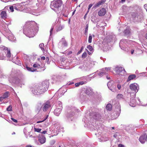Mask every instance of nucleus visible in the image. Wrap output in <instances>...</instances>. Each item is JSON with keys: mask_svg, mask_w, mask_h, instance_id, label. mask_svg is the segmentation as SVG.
<instances>
[{"mask_svg": "<svg viewBox=\"0 0 147 147\" xmlns=\"http://www.w3.org/2000/svg\"><path fill=\"white\" fill-rule=\"evenodd\" d=\"M107 78L108 79H109V78H108V77H107Z\"/></svg>", "mask_w": 147, "mask_h": 147, "instance_id": "obj_60", "label": "nucleus"}, {"mask_svg": "<svg viewBox=\"0 0 147 147\" xmlns=\"http://www.w3.org/2000/svg\"><path fill=\"white\" fill-rule=\"evenodd\" d=\"M39 47L40 48L42 51H45V49L44 48V44L43 43L40 44L39 45Z\"/></svg>", "mask_w": 147, "mask_h": 147, "instance_id": "obj_22", "label": "nucleus"}, {"mask_svg": "<svg viewBox=\"0 0 147 147\" xmlns=\"http://www.w3.org/2000/svg\"><path fill=\"white\" fill-rule=\"evenodd\" d=\"M75 11H76V10H74V11L73 12V13H72V15H73L74 14V13H75Z\"/></svg>", "mask_w": 147, "mask_h": 147, "instance_id": "obj_50", "label": "nucleus"}, {"mask_svg": "<svg viewBox=\"0 0 147 147\" xmlns=\"http://www.w3.org/2000/svg\"><path fill=\"white\" fill-rule=\"evenodd\" d=\"M93 5L92 3H91L88 6V11L87 12V13H88L89 12V10L92 7V6Z\"/></svg>", "mask_w": 147, "mask_h": 147, "instance_id": "obj_31", "label": "nucleus"}, {"mask_svg": "<svg viewBox=\"0 0 147 147\" xmlns=\"http://www.w3.org/2000/svg\"><path fill=\"white\" fill-rule=\"evenodd\" d=\"M42 134H45L47 133V131H44L41 132Z\"/></svg>", "mask_w": 147, "mask_h": 147, "instance_id": "obj_39", "label": "nucleus"}, {"mask_svg": "<svg viewBox=\"0 0 147 147\" xmlns=\"http://www.w3.org/2000/svg\"><path fill=\"white\" fill-rule=\"evenodd\" d=\"M92 91L90 89H88L86 91V92L88 94H91Z\"/></svg>", "mask_w": 147, "mask_h": 147, "instance_id": "obj_24", "label": "nucleus"}, {"mask_svg": "<svg viewBox=\"0 0 147 147\" xmlns=\"http://www.w3.org/2000/svg\"><path fill=\"white\" fill-rule=\"evenodd\" d=\"M74 1H77V0H73Z\"/></svg>", "mask_w": 147, "mask_h": 147, "instance_id": "obj_56", "label": "nucleus"}, {"mask_svg": "<svg viewBox=\"0 0 147 147\" xmlns=\"http://www.w3.org/2000/svg\"><path fill=\"white\" fill-rule=\"evenodd\" d=\"M49 117V115H47L46 116V118L44 119V121L45 120L47 119V118H48V117Z\"/></svg>", "mask_w": 147, "mask_h": 147, "instance_id": "obj_46", "label": "nucleus"}, {"mask_svg": "<svg viewBox=\"0 0 147 147\" xmlns=\"http://www.w3.org/2000/svg\"><path fill=\"white\" fill-rule=\"evenodd\" d=\"M62 3L61 0H54L51 4V8L54 10L58 9L61 7Z\"/></svg>", "mask_w": 147, "mask_h": 147, "instance_id": "obj_2", "label": "nucleus"}, {"mask_svg": "<svg viewBox=\"0 0 147 147\" xmlns=\"http://www.w3.org/2000/svg\"><path fill=\"white\" fill-rule=\"evenodd\" d=\"M129 105L132 107H135L136 105V100L134 99H131L129 103Z\"/></svg>", "mask_w": 147, "mask_h": 147, "instance_id": "obj_10", "label": "nucleus"}, {"mask_svg": "<svg viewBox=\"0 0 147 147\" xmlns=\"http://www.w3.org/2000/svg\"><path fill=\"white\" fill-rule=\"evenodd\" d=\"M33 23V22H29L27 23V24L28 26H30V28L29 29L30 30V31H33V25L32 23Z\"/></svg>", "mask_w": 147, "mask_h": 147, "instance_id": "obj_14", "label": "nucleus"}, {"mask_svg": "<svg viewBox=\"0 0 147 147\" xmlns=\"http://www.w3.org/2000/svg\"><path fill=\"white\" fill-rule=\"evenodd\" d=\"M130 88L131 89L135 92H137L138 90L139 87L136 83H133L131 84L130 85Z\"/></svg>", "mask_w": 147, "mask_h": 147, "instance_id": "obj_3", "label": "nucleus"}, {"mask_svg": "<svg viewBox=\"0 0 147 147\" xmlns=\"http://www.w3.org/2000/svg\"><path fill=\"white\" fill-rule=\"evenodd\" d=\"M136 77V76L135 74H133L129 76L127 80V82H128L131 80L134 79Z\"/></svg>", "mask_w": 147, "mask_h": 147, "instance_id": "obj_16", "label": "nucleus"}, {"mask_svg": "<svg viewBox=\"0 0 147 147\" xmlns=\"http://www.w3.org/2000/svg\"><path fill=\"white\" fill-rule=\"evenodd\" d=\"M33 66L34 68L37 67L38 68H40V65L39 64H37L36 63L34 64Z\"/></svg>", "mask_w": 147, "mask_h": 147, "instance_id": "obj_25", "label": "nucleus"}, {"mask_svg": "<svg viewBox=\"0 0 147 147\" xmlns=\"http://www.w3.org/2000/svg\"><path fill=\"white\" fill-rule=\"evenodd\" d=\"M118 147H124V146L121 144H119L118 145Z\"/></svg>", "mask_w": 147, "mask_h": 147, "instance_id": "obj_38", "label": "nucleus"}, {"mask_svg": "<svg viewBox=\"0 0 147 147\" xmlns=\"http://www.w3.org/2000/svg\"><path fill=\"white\" fill-rule=\"evenodd\" d=\"M53 28H52L50 31V35H51L52 34V32L53 30Z\"/></svg>", "mask_w": 147, "mask_h": 147, "instance_id": "obj_45", "label": "nucleus"}, {"mask_svg": "<svg viewBox=\"0 0 147 147\" xmlns=\"http://www.w3.org/2000/svg\"><path fill=\"white\" fill-rule=\"evenodd\" d=\"M6 55L7 57L10 58L11 57V54L10 53V51L9 50L7 49V54Z\"/></svg>", "mask_w": 147, "mask_h": 147, "instance_id": "obj_20", "label": "nucleus"}, {"mask_svg": "<svg viewBox=\"0 0 147 147\" xmlns=\"http://www.w3.org/2000/svg\"><path fill=\"white\" fill-rule=\"evenodd\" d=\"M86 82H84L83 81H82L80 82H79L80 85H82L83 84H85L86 83Z\"/></svg>", "mask_w": 147, "mask_h": 147, "instance_id": "obj_33", "label": "nucleus"}, {"mask_svg": "<svg viewBox=\"0 0 147 147\" xmlns=\"http://www.w3.org/2000/svg\"><path fill=\"white\" fill-rule=\"evenodd\" d=\"M88 25H86V27L85 29V33H86L87 32V31L88 30Z\"/></svg>", "mask_w": 147, "mask_h": 147, "instance_id": "obj_34", "label": "nucleus"}, {"mask_svg": "<svg viewBox=\"0 0 147 147\" xmlns=\"http://www.w3.org/2000/svg\"><path fill=\"white\" fill-rule=\"evenodd\" d=\"M26 68L28 71H31L32 72L35 71L36 70V69H34L32 67H26Z\"/></svg>", "mask_w": 147, "mask_h": 147, "instance_id": "obj_19", "label": "nucleus"}, {"mask_svg": "<svg viewBox=\"0 0 147 147\" xmlns=\"http://www.w3.org/2000/svg\"><path fill=\"white\" fill-rule=\"evenodd\" d=\"M145 38L147 39V34H146L145 35Z\"/></svg>", "mask_w": 147, "mask_h": 147, "instance_id": "obj_53", "label": "nucleus"}, {"mask_svg": "<svg viewBox=\"0 0 147 147\" xmlns=\"http://www.w3.org/2000/svg\"><path fill=\"white\" fill-rule=\"evenodd\" d=\"M139 140L142 143H144L146 141L145 136L144 135L141 136L139 138Z\"/></svg>", "mask_w": 147, "mask_h": 147, "instance_id": "obj_13", "label": "nucleus"}, {"mask_svg": "<svg viewBox=\"0 0 147 147\" xmlns=\"http://www.w3.org/2000/svg\"><path fill=\"white\" fill-rule=\"evenodd\" d=\"M64 16L65 17H67V16L66 15H64Z\"/></svg>", "mask_w": 147, "mask_h": 147, "instance_id": "obj_57", "label": "nucleus"}, {"mask_svg": "<svg viewBox=\"0 0 147 147\" xmlns=\"http://www.w3.org/2000/svg\"><path fill=\"white\" fill-rule=\"evenodd\" d=\"M145 138H146V140L147 141V134L145 136Z\"/></svg>", "mask_w": 147, "mask_h": 147, "instance_id": "obj_52", "label": "nucleus"}, {"mask_svg": "<svg viewBox=\"0 0 147 147\" xmlns=\"http://www.w3.org/2000/svg\"><path fill=\"white\" fill-rule=\"evenodd\" d=\"M87 13L84 16V19H85V18L86 17V14H87V13Z\"/></svg>", "mask_w": 147, "mask_h": 147, "instance_id": "obj_55", "label": "nucleus"}, {"mask_svg": "<svg viewBox=\"0 0 147 147\" xmlns=\"http://www.w3.org/2000/svg\"><path fill=\"white\" fill-rule=\"evenodd\" d=\"M86 50L87 51H88V54L90 55V53L88 50H87V49H86Z\"/></svg>", "mask_w": 147, "mask_h": 147, "instance_id": "obj_54", "label": "nucleus"}, {"mask_svg": "<svg viewBox=\"0 0 147 147\" xmlns=\"http://www.w3.org/2000/svg\"><path fill=\"white\" fill-rule=\"evenodd\" d=\"M72 51H70L68 53H67V55H70V54H72Z\"/></svg>", "mask_w": 147, "mask_h": 147, "instance_id": "obj_44", "label": "nucleus"}, {"mask_svg": "<svg viewBox=\"0 0 147 147\" xmlns=\"http://www.w3.org/2000/svg\"><path fill=\"white\" fill-rule=\"evenodd\" d=\"M26 147H33L31 146L30 145H26Z\"/></svg>", "mask_w": 147, "mask_h": 147, "instance_id": "obj_47", "label": "nucleus"}, {"mask_svg": "<svg viewBox=\"0 0 147 147\" xmlns=\"http://www.w3.org/2000/svg\"><path fill=\"white\" fill-rule=\"evenodd\" d=\"M7 110L9 111H12V106L11 105L9 106L7 108Z\"/></svg>", "mask_w": 147, "mask_h": 147, "instance_id": "obj_29", "label": "nucleus"}, {"mask_svg": "<svg viewBox=\"0 0 147 147\" xmlns=\"http://www.w3.org/2000/svg\"><path fill=\"white\" fill-rule=\"evenodd\" d=\"M92 36L91 35L89 36L88 38V42L91 43L92 42Z\"/></svg>", "mask_w": 147, "mask_h": 147, "instance_id": "obj_30", "label": "nucleus"}, {"mask_svg": "<svg viewBox=\"0 0 147 147\" xmlns=\"http://www.w3.org/2000/svg\"><path fill=\"white\" fill-rule=\"evenodd\" d=\"M107 78L108 79H109V78H108V77H107Z\"/></svg>", "mask_w": 147, "mask_h": 147, "instance_id": "obj_59", "label": "nucleus"}, {"mask_svg": "<svg viewBox=\"0 0 147 147\" xmlns=\"http://www.w3.org/2000/svg\"><path fill=\"white\" fill-rule=\"evenodd\" d=\"M59 147H60V146H59Z\"/></svg>", "mask_w": 147, "mask_h": 147, "instance_id": "obj_63", "label": "nucleus"}, {"mask_svg": "<svg viewBox=\"0 0 147 147\" xmlns=\"http://www.w3.org/2000/svg\"><path fill=\"white\" fill-rule=\"evenodd\" d=\"M7 14L5 11H2L1 13V18L5 19L6 18Z\"/></svg>", "mask_w": 147, "mask_h": 147, "instance_id": "obj_12", "label": "nucleus"}, {"mask_svg": "<svg viewBox=\"0 0 147 147\" xmlns=\"http://www.w3.org/2000/svg\"><path fill=\"white\" fill-rule=\"evenodd\" d=\"M146 11H147V10H146Z\"/></svg>", "mask_w": 147, "mask_h": 147, "instance_id": "obj_64", "label": "nucleus"}, {"mask_svg": "<svg viewBox=\"0 0 147 147\" xmlns=\"http://www.w3.org/2000/svg\"><path fill=\"white\" fill-rule=\"evenodd\" d=\"M117 98L118 99H121L123 98V96L121 94H118L117 96Z\"/></svg>", "mask_w": 147, "mask_h": 147, "instance_id": "obj_21", "label": "nucleus"}, {"mask_svg": "<svg viewBox=\"0 0 147 147\" xmlns=\"http://www.w3.org/2000/svg\"><path fill=\"white\" fill-rule=\"evenodd\" d=\"M112 105L111 104H108L106 106V109L108 111H111L112 108Z\"/></svg>", "mask_w": 147, "mask_h": 147, "instance_id": "obj_17", "label": "nucleus"}, {"mask_svg": "<svg viewBox=\"0 0 147 147\" xmlns=\"http://www.w3.org/2000/svg\"><path fill=\"white\" fill-rule=\"evenodd\" d=\"M94 116L96 119L98 120H100L101 119V116L98 113H97L94 115Z\"/></svg>", "mask_w": 147, "mask_h": 147, "instance_id": "obj_18", "label": "nucleus"}, {"mask_svg": "<svg viewBox=\"0 0 147 147\" xmlns=\"http://www.w3.org/2000/svg\"><path fill=\"white\" fill-rule=\"evenodd\" d=\"M3 100L2 99V97H0V101H1Z\"/></svg>", "mask_w": 147, "mask_h": 147, "instance_id": "obj_48", "label": "nucleus"}, {"mask_svg": "<svg viewBox=\"0 0 147 147\" xmlns=\"http://www.w3.org/2000/svg\"><path fill=\"white\" fill-rule=\"evenodd\" d=\"M9 8L11 11L13 12V6L10 7Z\"/></svg>", "mask_w": 147, "mask_h": 147, "instance_id": "obj_36", "label": "nucleus"}, {"mask_svg": "<svg viewBox=\"0 0 147 147\" xmlns=\"http://www.w3.org/2000/svg\"><path fill=\"white\" fill-rule=\"evenodd\" d=\"M61 109L60 108H57L56 109L54 112L55 115L57 116H59L61 113Z\"/></svg>", "mask_w": 147, "mask_h": 147, "instance_id": "obj_11", "label": "nucleus"}, {"mask_svg": "<svg viewBox=\"0 0 147 147\" xmlns=\"http://www.w3.org/2000/svg\"><path fill=\"white\" fill-rule=\"evenodd\" d=\"M114 127H112V129H114Z\"/></svg>", "mask_w": 147, "mask_h": 147, "instance_id": "obj_61", "label": "nucleus"}, {"mask_svg": "<svg viewBox=\"0 0 147 147\" xmlns=\"http://www.w3.org/2000/svg\"><path fill=\"white\" fill-rule=\"evenodd\" d=\"M121 0V1L122 2H125V0Z\"/></svg>", "mask_w": 147, "mask_h": 147, "instance_id": "obj_51", "label": "nucleus"}, {"mask_svg": "<svg viewBox=\"0 0 147 147\" xmlns=\"http://www.w3.org/2000/svg\"><path fill=\"white\" fill-rule=\"evenodd\" d=\"M83 49V47H82L80 49V50L78 52L77 54L78 55L79 54H80L81 53V52H82V51Z\"/></svg>", "mask_w": 147, "mask_h": 147, "instance_id": "obj_32", "label": "nucleus"}, {"mask_svg": "<svg viewBox=\"0 0 147 147\" xmlns=\"http://www.w3.org/2000/svg\"><path fill=\"white\" fill-rule=\"evenodd\" d=\"M62 26H59L57 28L56 30L57 31H59L62 30Z\"/></svg>", "mask_w": 147, "mask_h": 147, "instance_id": "obj_26", "label": "nucleus"}, {"mask_svg": "<svg viewBox=\"0 0 147 147\" xmlns=\"http://www.w3.org/2000/svg\"><path fill=\"white\" fill-rule=\"evenodd\" d=\"M117 87L119 89H120L121 88V86L120 84H118L117 86Z\"/></svg>", "mask_w": 147, "mask_h": 147, "instance_id": "obj_41", "label": "nucleus"}, {"mask_svg": "<svg viewBox=\"0 0 147 147\" xmlns=\"http://www.w3.org/2000/svg\"><path fill=\"white\" fill-rule=\"evenodd\" d=\"M48 82L46 81L42 82V84L36 85L34 87V89L32 90L33 94L36 95H39L42 94L48 89Z\"/></svg>", "mask_w": 147, "mask_h": 147, "instance_id": "obj_1", "label": "nucleus"}, {"mask_svg": "<svg viewBox=\"0 0 147 147\" xmlns=\"http://www.w3.org/2000/svg\"><path fill=\"white\" fill-rule=\"evenodd\" d=\"M28 28L27 31H28Z\"/></svg>", "mask_w": 147, "mask_h": 147, "instance_id": "obj_62", "label": "nucleus"}, {"mask_svg": "<svg viewBox=\"0 0 147 147\" xmlns=\"http://www.w3.org/2000/svg\"><path fill=\"white\" fill-rule=\"evenodd\" d=\"M87 56V54L86 52H84L82 55V58L84 59Z\"/></svg>", "mask_w": 147, "mask_h": 147, "instance_id": "obj_23", "label": "nucleus"}, {"mask_svg": "<svg viewBox=\"0 0 147 147\" xmlns=\"http://www.w3.org/2000/svg\"><path fill=\"white\" fill-rule=\"evenodd\" d=\"M111 69L110 67H105V69H103L102 71L99 73V75L101 76L103 74H107Z\"/></svg>", "mask_w": 147, "mask_h": 147, "instance_id": "obj_6", "label": "nucleus"}, {"mask_svg": "<svg viewBox=\"0 0 147 147\" xmlns=\"http://www.w3.org/2000/svg\"><path fill=\"white\" fill-rule=\"evenodd\" d=\"M106 13V9L105 8H102L98 12V15L100 16H103Z\"/></svg>", "mask_w": 147, "mask_h": 147, "instance_id": "obj_5", "label": "nucleus"}, {"mask_svg": "<svg viewBox=\"0 0 147 147\" xmlns=\"http://www.w3.org/2000/svg\"><path fill=\"white\" fill-rule=\"evenodd\" d=\"M111 82H109L107 84V86L109 88L111 87Z\"/></svg>", "mask_w": 147, "mask_h": 147, "instance_id": "obj_35", "label": "nucleus"}, {"mask_svg": "<svg viewBox=\"0 0 147 147\" xmlns=\"http://www.w3.org/2000/svg\"><path fill=\"white\" fill-rule=\"evenodd\" d=\"M38 141L41 144L44 143L46 141V138L44 136H40L39 137Z\"/></svg>", "mask_w": 147, "mask_h": 147, "instance_id": "obj_9", "label": "nucleus"}, {"mask_svg": "<svg viewBox=\"0 0 147 147\" xmlns=\"http://www.w3.org/2000/svg\"><path fill=\"white\" fill-rule=\"evenodd\" d=\"M9 95V92L8 91L5 92L3 94V97H2L3 100L7 98Z\"/></svg>", "mask_w": 147, "mask_h": 147, "instance_id": "obj_15", "label": "nucleus"}, {"mask_svg": "<svg viewBox=\"0 0 147 147\" xmlns=\"http://www.w3.org/2000/svg\"><path fill=\"white\" fill-rule=\"evenodd\" d=\"M51 107L50 103L49 102H47L43 104L42 109L43 111L45 112Z\"/></svg>", "mask_w": 147, "mask_h": 147, "instance_id": "obj_4", "label": "nucleus"}, {"mask_svg": "<svg viewBox=\"0 0 147 147\" xmlns=\"http://www.w3.org/2000/svg\"><path fill=\"white\" fill-rule=\"evenodd\" d=\"M34 131L37 132H40V131L41 130V129L40 128H34Z\"/></svg>", "mask_w": 147, "mask_h": 147, "instance_id": "obj_28", "label": "nucleus"}, {"mask_svg": "<svg viewBox=\"0 0 147 147\" xmlns=\"http://www.w3.org/2000/svg\"><path fill=\"white\" fill-rule=\"evenodd\" d=\"M134 50H131V53L132 54L134 53Z\"/></svg>", "mask_w": 147, "mask_h": 147, "instance_id": "obj_49", "label": "nucleus"}, {"mask_svg": "<svg viewBox=\"0 0 147 147\" xmlns=\"http://www.w3.org/2000/svg\"><path fill=\"white\" fill-rule=\"evenodd\" d=\"M44 121H45L44 120H43L42 121H37L36 123H42V122H43Z\"/></svg>", "mask_w": 147, "mask_h": 147, "instance_id": "obj_42", "label": "nucleus"}, {"mask_svg": "<svg viewBox=\"0 0 147 147\" xmlns=\"http://www.w3.org/2000/svg\"><path fill=\"white\" fill-rule=\"evenodd\" d=\"M87 48L90 51H92L93 49L92 47L90 45L87 46Z\"/></svg>", "mask_w": 147, "mask_h": 147, "instance_id": "obj_27", "label": "nucleus"}, {"mask_svg": "<svg viewBox=\"0 0 147 147\" xmlns=\"http://www.w3.org/2000/svg\"><path fill=\"white\" fill-rule=\"evenodd\" d=\"M41 60H45V58L44 56H42L41 57Z\"/></svg>", "mask_w": 147, "mask_h": 147, "instance_id": "obj_43", "label": "nucleus"}, {"mask_svg": "<svg viewBox=\"0 0 147 147\" xmlns=\"http://www.w3.org/2000/svg\"><path fill=\"white\" fill-rule=\"evenodd\" d=\"M15 134V132H13V133L12 134Z\"/></svg>", "mask_w": 147, "mask_h": 147, "instance_id": "obj_58", "label": "nucleus"}, {"mask_svg": "<svg viewBox=\"0 0 147 147\" xmlns=\"http://www.w3.org/2000/svg\"><path fill=\"white\" fill-rule=\"evenodd\" d=\"M115 71L117 74H120L122 71L124 72H126V71L122 67H118L116 68Z\"/></svg>", "mask_w": 147, "mask_h": 147, "instance_id": "obj_7", "label": "nucleus"}, {"mask_svg": "<svg viewBox=\"0 0 147 147\" xmlns=\"http://www.w3.org/2000/svg\"><path fill=\"white\" fill-rule=\"evenodd\" d=\"M105 2L104 0H102L97 3L93 6L92 8L95 9L99 6L100 5L104 4Z\"/></svg>", "mask_w": 147, "mask_h": 147, "instance_id": "obj_8", "label": "nucleus"}, {"mask_svg": "<svg viewBox=\"0 0 147 147\" xmlns=\"http://www.w3.org/2000/svg\"><path fill=\"white\" fill-rule=\"evenodd\" d=\"M80 85L79 82L76 83L75 84V86L76 87H78Z\"/></svg>", "mask_w": 147, "mask_h": 147, "instance_id": "obj_40", "label": "nucleus"}, {"mask_svg": "<svg viewBox=\"0 0 147 147\" xmlns=\"http://www.w3.org/2000/svg\"><path fill=\"white\" fill-rule=\"evenodd\" d=\"M11 119L15 123H17L18 122L17 120L13 118H11Z\"/></svg>", "mask_w": 147, "mask_h": 147, "instance_id": "obj_37", "label": "nucleus"}]
</instances>
